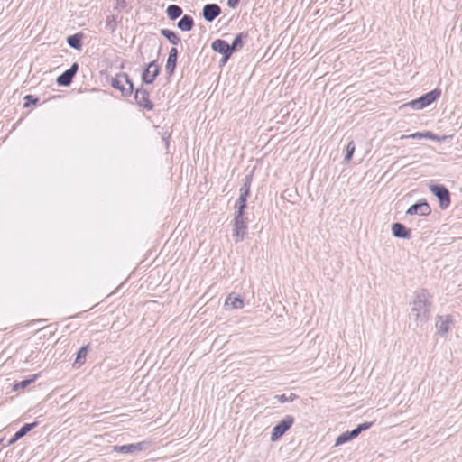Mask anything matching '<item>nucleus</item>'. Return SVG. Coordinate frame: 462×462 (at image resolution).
Returning a JSON list of instances; mask_svg holds the SVG:
<instances>
[{
	"instance_id": "1",
	"label": "nucleus",
	"mask_w": 462,
	"mask_h": 462,
	"mask_svg": "<svg viewBox=\"0 0 462 462\" xmlns=\"http://www.w3.org/2000/svg\"><path fill=\"white\" fill-rule=\"evenodd\" d=\"M431 301L425 291L414 294L411 302V312L413 323L417 328H423L430 320Z\"/></svg>"
},
{
	"instance_id": "2",
	"label": "nucleus",
	"mask_w": 462,
	"mask_h": 462,
	"mask_svg": "<svg viewBox=\"0 0 462 462\" xmlns=\"http://www.w3.org/2000/svg\"><path fill=\"white\" fill-rule=\"evenodd\" d=\"M440 96L441 90L439 88H434L433 90L424 94L417 99L402 104L400 108L410 107L413 110H422L438 100Z\"/></svg>"
},
{
	"instance_id": "3",
	"label": "nucleus",
	"mask_w": 462,
	"mask_h": 462,
	"mask_svg": "<svg viewBox=\"0 0 462 462\" xmlns=\"http://www.w3.org/2000/svg\"><path fill=\"white\" fill-rule=\"evenodd\" d=\"M233 239L235 243L244 241L248 234L247 221L245 216H235L232 221Z\"/></svg>"
},
{
	"instance_id": "4",
	"label": "nucleus",
	"mask_w": 462,
	"mask_h": 462,
	"mask_svg": "<svg viewBox=\"0 0 462 462\" xmlns=\"http://www.w3.org/2000/svg\"><path fill=\"white\" fill-rule=\"evenodd\" d=\"M111 86L118 89L124 96H130L133 92L132 81L125 73L117 74L114 77L111 81Z\"/></svg>"
},
{
	"instance_id": "5",
	"label": "nucleus",
	"mask_w": 462,
	"mask_h": 462,
	"mask_svg": "<svg viewBox=\"0 0 462 462\" xmlns=\"http://www.w3.org/2000/svg\"><path fill=\"white\" fill-rule=\"evenodd\" d=\"M293 417L287 415L283 417L273 429L270 436L272 442L277 441L293 424Z\"/></svg>"
},
{
	"instance_id": "6",
	"label": "nucleus",
	"mask_w": 462,
	"mask_h": 462,
	"mask_svg": "<svg viewBox=\"0 0 462 462\" xmlns=\"http://www.w3.org/2000/svg\"><path fill=\"white\" fill-rule=\"evenodd\" d=\"M430 190L438 198L440 208L445 209L449 206V192L445 186L430 185Z\"/></svg>"
},
{
	"instance_id": "7",
	"label": "nucleus",
	"mask_w": 462,
	"mask_h": 462,
	"mask_svg": "<svg viewBox=\"0 0 462 462\" xmlns=\"http://www.w3.org/2000/svg\"><path fill=\"white\" fill-rule=\"evenodd\" d=\"M453 325V319L450 315H439L436 318L435 328L438 335L444 337Z\"/></svg>"
},
{
	"instance_id": "8",
	"label": "nucleus",
	"mask_w": 462,
	"mask_h": 462,
	"mask_svg": "<svg viewBox=\"0 0 462 462\" xmlns=\"http://www.w3.org/2000/svg\"><path fill=\"white\" fill-rule=\"evenodd\" d=\"M148 445L149 442L144 441L122 446L116 445L112 447V450L116 453L131 454L143 450Z\"/></svg>"
},
{
	"instance_id": "9",
	"label": "nucleus",
	"mask_w": 462,
	"mask_h": 462,
	"mask_svg": "<svg viewBox=\"0 0 462 462\" xmlns=\"http://www.w3.org/2000/svg\"><path fill=\"white\" fill-rule=\"evenodd\" d=\"M431 213V209L429 204L422 199L421 201L411 205L406 210V214L409 216L419 215L421 217H428Z\"/></svg>"
},
{
	"instance_id": "10",
	"label": "nucleus",
	"mask_w": 462,
	"mask_h": 462,
	"mask_svg": "<svg viewBox=\"0 0 462 462\" xmlns=\"http://www.w3.org/2000/svg\"><path fill=\"white\" fill-rule=\"evenodd\" d=\"M211 48L213 51L223 55L222 64H225L231 56V49L229 48V44L224 40H215L211 44Z\"/></svg>"
},
{
	"instance_id": "11",
	"label": "nucleus",
	"mask_w": 462,
	"mask_h": 462,
	"mask_svg": "<svg viewBox=\"0 0 462 462\" xmlns=\"http://www.w3.org/2000/svg\"><path fill=\"white\" fill-rule=\"evenodd\" d=\"M159 66L156 61H152L142 73V80L145 84H152L159 74Z\"/></svg>"
},
{
	"instance_id": "12",
	"label": "nucleus",
	"mask_w": 462,
	"mask_h": 462,
	"mask_svg": "<svg viewBox=\"0 0 462 462\" xmlns=\"http://www.w3.org/2000/svg\"><path fill=\"white\" fill-rule=\"evenodd\" d=\"M134 98L136 103L148 111L152 110L153 105L149 99V92L143 88H138L135 91Z\"/></svg>"
},
{
	"instance_id": "13",
	"label": "nucleus",
	"mask_w": 462,
	"mask_h": 462,
	"mask_svg": "<svg viewBox=\"0 0 462 462\" xmlns=\"http://www.w3.org/2000/svg\"><path fill=\"white\" fill-rule=\"evenodd\" d=\"M78 70V64L74 62L71 67L60 75L56 81L60 86L67 87L71 83L72 78Z\"/></svg>"
},
{
	"instance_id": "14",
	"label": "nucleus",
	"mask_w": 462,
	"mask_h": 462,
	"mask_svg": "<svg viewBox=\"0 0 462 462\" xmlns=\"http://www.w3.org/2000/svg\"><path fill=\"white\" fill-rule=\"evenodd\" d=\"M220 14V7L216 4H208L203 7L202 15L205 21L210 23Z\"/></svg>"
},
{
	"instance_id": "15",
	"label": "nucleus",
	"mask_w": 462,
	"mask_h": 462,
	"mask_svg": "<svg viewBox=\"0 0 462 462\" xmlns=\"http://www.w3.org/2000/svg\"><path fill=\"white\" fill-rule=\"evenodd\" d=\"M224 307L228 310H239L244 307V300L240 296L230 293L225 300Z\"/></svg>"
},
{
	"instance_id": "16",
	"label": "nucleus",
	"mask_w": 462,
	"mask_h": 462,
	"mask_svg": "<svg viewBox=\"0 0 462 462\" xmlns=\"http://www.w3.org/2000/svg\"><path fill=\"white\" fill-rule=\"evenodd\" d=\"M38 425V422L27 423L24 424L8 441V446L14 444L18 439L25 436L31 430L35 428Z\"/></svg>"
},
{
	"instance_id": "17",
	"label": "nucleus",
	"mask_w": 462,
	"mask_h": 462,
	"mask_svg": "<svg viewBox=\"0 0 462 462\" xmlns=\"http://www.w3.org/2000/svg\"><path fill=\"white\" fill-rule=\"evenodd\" d=\"M392 232L394 237L402 239H408L411 235V231L401 223H394L392 226Z\"/></svg>"
},
{
	"instance_id": "18",
	"label": "nucleus",
	"mask_w": 462,
	"mask_h": 462,
	"mask_svg": "<svg viewBox=\"0 0 462 462\" xmlns=\"http://www.w3.org/2000/svg\"><path fill=\"white\" fill-rule=\"evenodd\" d=\"M177 53L178 51L176 48H171L169 52L166 61V69L169 73H172L175 69L177 61Z\"/></svg>"
},
{
	"instance_id": "19",
	"label": "nucleus",
	"mask_w": 462,
	"mask_h": 462,
	"mask_svg": "<svg viewBox=\"0 0 462 462\" xmlns=\"http://www.w3.org/2000/svg\"><path fill=\"white\" fill-rule=\"evenodd\" d=\"M193 26V19L190 16L184 15L177 23V27L182 32H189Z\"/></svg>"
},
{
	"instance_id": "20",
	"label": "nucleus",
	"mask_w": 462,
	"mask_h": 462,
	"mask_svg": "<svg viewBox=\"0 0 462 462\" xmlns=\"http://www.w3.org/2000/svg\"><path fill=\"white\" fill-rule=\"evenodd\" d=\"M81 39L82 35L80 33L73 34L67 39V44L77 51L81 49Z\"/></svg>"
},
{
	"instance_id": "21",
	"label": "nucleus",
	"mask_w": 462,
	"mask_h": 462,
	"mask_svg": "<svg viewBox=\"0 0 462 462\" xmlns=\"http://www.w3.org/2000/svg\"><path fill=\"white\" fill-rule=\"evenodd\" d=\"M247 205V198L244 196L238 197L235 208L236 209L235 216H245V209Z\"/></svg>"
},
{
	"instance_id": "22",
	"label": "nucleus",
	"mask_w": 462,
	"mask_h": 462,
	"mask_svg": "<svg viewBox=\"0 0 462 462\" xmlns=\"http://www.w3.org/2000/svg\"><path fill=\"white\" fill-rule=\"evenodd\" d=\"M118 19L115 14L107 15L105 19V27L109 32H114L117 27Z\"/></svg>"
},
{
	"instance_id": "23",
	"label": "nucleus",
	"mask_w": 462,
	"mask_h": 462,
	"mask_svg": "<svg viewBox=\"0 0 462 462\" xmlns=\"http://www.w3.org/2000/svg\"><path fill=\"white\" fill-rule=\"evenodd\" d=\"M356 437V435L355 434L354 430L344 432L337 436V438L335 440V446L338 447L340 445H343L344 443L351 440Z\"/></svg>"
},
{
	"instance_id": "24",
	"label": "nucleus",
	"mask_w": 462,
	"mask_h": 462,
	"mask_svg": "<svg viewBox=\"0 0 462 462\" xmlns=\"http://www.w3.org/2000/svg\"><path fill=\"white\" fill-rule=\"evenodd\" d=\"M161 34L166 38L172 45H177L180 42L178 36L173 31L169 29L161 30Z\"/></svg>"
},
{
	"instance_id": "25",
	"label": "nucleus",
	"mask_w": 462,
	"mask_h": 462,
	"mask_svg": "<svg viewBox=\"0 0 462 462\" xmlns=\"http://www.w3.org/2000/svg\"><path fill=\"white\" fill-rule=\"evenodd\" d=\"M167 15L171 20H175L180 17L182 14V10L180 6L171 5L167 7Z\"/></svg>"
},
{
	"instance_id": "26",
	"label": "nucleus",
	"mask_w": 462,
	"mask_h": 462,
	"mask_svg": "<svg viewBox=\"0 0 462 462\" xmlns=\"http://www.w3.org/2000/svg\"><path fill=\"white\" fill-rule=\"evenodd\" d=\"M251 183H252V175H249V176L245 177V179L244 180V182L240 188V190H239L240 196L248 198L249 193H250Z\"/></svg>"
},
{
	"instance_id": "27",
	"label": "nucleus",
	"mask_w": 462,
	"mask_h": 462,
	"mask_svg": "<svg viewBox=\"0 0 462 462\" xmlns=\"http://www.w3.org/2000/svg\"><path fill=\"white\" fill-rule=\"evenodd\" d=\"M405 138H408V139H427V140H430V131H426V132H416V133H413V134H411L409 135H402L401 136V139H405Z\"/></svg>"
},
{
	"instance_id": "28",
	"label": "nucleus",
	"mask_w": 462,
	"mask_h": 462,
	"mask_svg": "<svg viewBox=\"0 0 462 462\" xmlns=\"http://www.w3.org/2000/svg\"><path fill=\"white\" fill-rule=\"evenodd\" d=\"M355 152V144L353 142H349L346 145V155H345V162H349L352 156H353V153Z\"/></svg>"
},
{
	"instance_id": "29",
	"label": "nucleus",
	"mask_w": 462,
	"mask_h": 462,
	"mask_svg": "<svg viewBox=\"0 0 462 462\" xmlns=\"http://www.w3.org/2000/svg\"><path fill=\"white\" fill-rule=\"evenodd\" d=\"M243 34L242 33H238L231 45H229V48L231 49V52L237 47V46H240L242 45V39H243Z\"/></svg>"
},
{
	"instance_id": "30",
	"label": "nucleus",
	"mask_w": 462,
	"mask_h": 462,
	"mask_svg": "<svg viewBox=\"0 0 462 462\" xmlns=\"http://www.w3.org/2000/svg\"><path fill=\"white\" fill-rule=\"evenodd\" d=\"M452 135H442L439 136L430 132V140L437 141V142H445L448 139H451Z\"/></svg>"
},
{
	"instance_id": "31",
	"label": "nucleus",
	"mask_w": 462,
	"mask_h": 462,
	"mask_svg": "<svg viewBox=\"0 0 462 462\" xmlns=\"http://www.w3.org/2000/svg\"><path fill=\"white\" fill-rule=\"evenodd\" d=\"M371 427V423H367V422H365L363 424H360L358 425L356 429H354V432L355 434L356 435V437L358 436V434L363 431V430H365L367 429H369Z\"/></svg>"
},
{
	"instance_id": "32",
	"label": "nucleus",
	"mask_w": 462,
	"mask_h": 462,
	"mask_svg": "<svg viewBox=\"0 0 462 462\" xmlns=\"http://www.w3.org/2000/svg\"><path fill=\"white\" fill-rule=\"evenodd\" d=\"M126 0H116L115 4V9L119 11L125 7Z\"/></svg>"
},
{
	"instance_id": "33",
	"label": "nucleus",
	"mask_w": 462,
	"mask_h": 462,
	"mask_svg": "<svg viewBox=\"0 0 462 462\" xmlns=\"http://www.w3.org/2000/svg\"><path fill=\"white\" fill-rule=\"evenodd\" d=\"M86 356H87V347L83 346L79 350L76 361L80 358L85 359Z\"/></svg>"
},
{
	"instance_id": "34",
	"label": "nucleus",
	"mask_w": 462,
	"mask_h": 462,
	"mask_svg": "<svg viewBox=\"0 0 462 462\" xmlns=\"http://www.w3.org/2000/svg\"><path fill=\"white\" fill-rule=\"evenodd\" d=\"M238 3H239V0H228L227 5L230 8H236L237 6Z\"/></svg>"
},
{
	"instance_id": "35",
	"label": "nucleus",
	"mask_w": 462,
	"mask_h": 462,
	"mask_svg": "<svg viewBox=\"0 0 462 462\" xmlns=\"http://www.w3.org/2000/svg\"><path fill=\"white\" fill-rule=\"evenodd\" d=\"M31 382H32V380H27V381L22 382V387L28 385Z\"/></svg>"
},
{
	"instance_id": "36",
	"label": "nucleus",
	"mask_w": 462,
	"mask_h": 462,
	"mask_svg": "<svg viewBox=\"0 0 462 462\" xmlns=\"http://www.w3.org/2000/svg\"><path fill=\"white\" fill-rule=\"evenodd\" d=\"M280 400H281L282 402H284V401H285V397H284V395H282V396L280 397Z\"/></svg>"
}]
</instances>
